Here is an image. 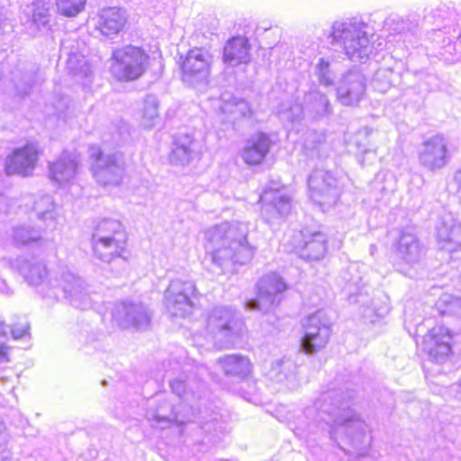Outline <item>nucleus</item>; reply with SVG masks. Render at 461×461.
<instances>
[{"instance_id":"f257e3e1","label":"nucleus","mask_w":461,"mask_h":461,"mask_svg":"<svg viewBox=\"0 0 461 461\" xmlns=\"http://www.w3.org/2000/svg\"><path fill=\"white\" fill-rule=\"evenodd\" d=\"M355 393L351 390L330 389L318 399L321 419L330 425V437L345 452L365 456L371 444L366 425L352 409Z\"/></svg>"},{"instance_id":"f03ea898","label":"nucleus","mask_w":461,"mask_h":461,"mask_svg":"<svg viewBox=\"0 0 461 461\" xmlns=\"http://www.w3.org/2000/svg\"><path fill=\"white\" fill-rule=\"evenodd\" d=\"M368 30L361 19L346 18L333 22L326 37L334 50H341L350 60L363 62L382 45L375 46V35Z\"/></svg>"},{"instance_id":"7ed1b4c3","label":"nucleus","mask_w":461,"mask_h":461,"mask_svg":"<svg viewBox=\"0 0 461 461\" xmlns=\"http://www.w3.org/2000/svg\"><path fill=\"white\" fill-rule=\"evenodd\" d=\"M111 59L117 67L121 78L124 81L140 78L149 64V56L146 50L140 46L132 44L115 49Z\"/></svg>"},{"instance_id":"20e7f679","label":"nucleus","mask_w":461,"mask_h":461,"mask_svg":"<svg viewBox=\"0 0 461 461\" xmlns=\"http://www.w3.org/2000/svg\"><path fill=\"white\" fill-rule=\"evenodd\" d=\"M212 57L209 49L197 46L180 55L177 66L182 80L191 85L206 81L211 71Z\"/></svg>"},{"instance_id":"39448f33","label":"nucleus","mask_w":461,"mask_h":461,"mask_svg":"<svg viewBox=\"0 0 461 461\" xmlns=\"http://www.w3.org/2000/svg\"><path fill=\"white\" fill-rule=\"evenodd\" d=\"M424 321L417 324L416 334L424 337L425 351L431 362L445 363L452 355L453 334L444 326H436L424 330Z\"/></svg>"},{"instance_id":"423d86ee","label":"nucleus","mask_w":461,"mask_h":461,"mask_svg":"<svg viewBox=\"0 0 461 461\" xmlns=\"http://www.w3.org/2000/svg\"><path fill=\"white\" fill-rule=\"evenodd\" d=\"M327 236L325 233L310 228L294 230L293 251L306 261H318L324 258L327 252Z\"/></svg>"},{"instance_id":"0eeeda50","label":"nucleus","mask_w":461,"mask_h":461,"mask_svg":"<svg viewBox=\"0 0 461 461\" xmlns=\"http://www.w3.org/2000/svg\"><path fill=\"white\" fill-rule=\"evenodd\" d=\"M337 99L343 105L357 104L365 96L366 78L357 67L345 72L337 86Z\"/></svg>"},{"instance_id":"6e6552de","label":"nucleus","mask_w":461,"mask_h":461,"mask_svg":"<svg viewBox=\"0 0 461 461\" xmlns=\"http://www.w3.org/2000/svg\"><path fill=\"white\" fill-rule=\"evenodd\" d=\"M448 158L447 140L442 134L427 139L419 149L420 166L431 172L443 168Z\"/></svg>"},{"instance_id":"1a4fd4ad","label":"nucleus","mask_w":461,"mask_h":461,"mask_svg":"<svg viewBox=\"0 0 461 461\" xmlns=\"http://www.w3.org/2000/svg\"><path fill=\"white\" fill-rule=\"evenodd\" d=\"M393 247L399 265L414 267L420 263L425 255L424 246L411 229L400 230Z\"/></svg>"},{"instance_id":"9d476101","label":"nucleus","mask_w":461,"mask_h":461,"mask_svg":"<svg viewBox=\"0 0 461 461\" xmlns=\"http://www.w3.org/2000/svg\"><path fill=\"white\" fill-rule=\"evenodd\" d=\"M40 153V149L32 142H27L24 146L14 149L5 161L6 175L28 176L35 167Z\"/></svg>"},{"instance_id":"9b49d317","label":"nucleus","mask_w":461,"mask_h":461,"mask_svg":"<svg viewBox=\"0 0 461 461\" xmlns=\"http://www.w3.org/2000/svg\"><path fill=\"white\" fill-rule=\"evenodd\" d=\"M303 323L304 334L300 339V351L314 355L327 345L330 336V327L321 323V319H305Z\"/></svg>"},{"instance_id":"f8f14e48","label":"nucleus","mask_w":461,"mask_h":461,"mask_svg":"<svg viewBox=\"0 0 461 461\" xmlns=\"http://www.w3.org/2000/svg\"><path fill=\"white\" fill-rule=\"evenodd\" d=\"M439 249L453 254L461 252V223L451 215L443 216L437 225Z\"/></svg>"},{"instance_id":"ddd939ff","label":"nucleus","mask_w":461,"mask_h":461,"mask_svg":"<svg viewBox=\"0 0 461 461\" xmlns=\"http://www.w3.org/2000/svg\"><path fill=\"white\" fill-rule=\"evenodd\" d=\"M321 176H325L324 170L315 169L309 176L308 185L312 200L324 209L326 207L330 208L337 203L340 191L338 186V181L333 184L329 183L324 189H321V184H323Z\"/></svg>"},{"instance_id":"4468645a","label":"nucleus","mask_w":461,"mask_h":461,"mask_svg":"<svg viewBox=\"0 0 461 461\" xmlns=\"http://www.w3.org/2000/svg\"><path fill=\"white\" fill-rule=\"evenodd\" d=\"M294 109L315 121L329 119L333 113L329 98L319 90H312L305 94L303 104Z\"/></svg>"},{"instance_id":"2eb2a0df","label":"nucleus","mask_w":461,"mask_h":461,"mask_svg":"<svg viewBox=\"0 0 461 461\" xmlns=\"http://www.w3.org/2000/svg\"><path fill=\"white\" fill-rule=\"evenodd\" d=\"M127 24V13L120 6H107L97 14L95 29L105 36L122 32Z\"/></svg>"},{"instance_id":"dca6fc26","label":"nucleus","mask_w":461,"mask_h":461,"mask_svg":"<svg viewBox=\"0 0 461 461\" xmlns=\"http://www.w3.org/2000/svg\"><path fill=\"white\" fill-rule=\"evenodd\" d=\"M251 44L249 38L236 35L230 38L222 50V61L226 64L240 65L250 61Z\"/></svg>"},{"instance_id":"f3484780","label":"nucleus","mask_w":461,"mask_h":461,"mask_svg":"<svg viewBox=\"0 0 461 461\" xmlns=\"http://www.w3.org/2000/svg\"><path fill=\"white\" fill-rule=\"evenodd\" d=\"M272 144L271 139L266 133L259 132L253 135L242 150L244 162L250 167L262 164L269 153Z\"/></svg>"},{"instance_id":"a211bd4d","label":"nucleus","mask_w":461,"mask_h":461,"mask_svg":"<svg viewBox=\"0 0 461 461\" xmlns=\"http://www.w3.org/2000/svg\"><path fill=\"white\" fill-rule=\"evenodd\" d=\"M127 237L124 231L117 230L113 237L99 238L93 243V249L100 258L122 257L126 250Z\"/></svg>"},{"instance_id":"6ab92c4d","label":"nucleus","mask_w":461,"mask_h":461,"mask_svg":"<svg viewBox=\"0 0 461 461\" xmlns=\"http://www.w3.org/2000/svg\"><path fill=\"white\" fill-rule=\"evenodd\" d=\"M420 24V15L412 13L405 17L390 16L384 22V28L391 34H400L405 37L414 36Z\"/></svg>"},{"instance_id":"aec40b11","label":"nucleus","mask_w":461,"mask_h":461,"mask_svg":"<svg viewBox=\"0 0 461 461\" xmlns=\"http://www.w3.org/2000/svg\"><path fill=\"white\" fill-rule=\"evenodd\" d=\"M222 370L227 375L246 377L251 368L249 360L240 356H228L220 360Z\"/></svg>"},{"instance_id":"412c9836","label":"nucleus","mask_w":461,"mask_h":461,"mask_svg":"<svg viewBox=\"0 0 461 461\" xmlns=\"http://www.w3.org/2000/svg\"><path fill=\"white\" fill-rule=\"evenodd\" d=\"M331 59L330 57H319L314 64V75L324 86H331L335 82L336 73L332 69Z\"/></svg>"},{"instance_id":"4be33fe9","label":"nucleus","mask_w":461,"mask_h":461,"mask_svg":"<svg viewBox=\"0 0 461 461\" xmlns=\"http://www.w3.org/2000/svg\"><path fill=\"white\" fill-rule=\"evenodd\" d=\"M435 307L441 316L461 317V298L450 294H443L436 303Z\"/></svg>"},{"instance_id":"5701e85b","label":"nucleus","mask_w":461,"mask_h":461,"mask_svg":"<svg viewBox=\"0 0 461 461\" xmlns=\"http://www.w3.org/2000/svg\"><path fill=\"white\" fill-rule=\"evenodd\" d=\"M193 140L185 137V140H177L172 149L169 159L172 164H185L191 158V144Z\"/></svg>"},{"instance_id":"b1692460","label":"nucleus","mask_w":461,"mask_h":461,"mask_svg":"<svg viewBox=\"0 0 461 461\" xmlns=\"http://www.w3.org/2000/svg\"><path fill=\"white\" fill-rule=\"evenodd\" d=\"M58 12L66 17H74L86 6V0H56Z\"/></svg>"},{"instance_id":"393cba45","label":"nucleus","mask_w":461,"mask_h":461,"mask_svg":"<svg viewBox=\"0 0 461 461\" xmlns=\"http://www.w3.org/2000/svg\"><path fill=\"white\" fill-rule=\"evenodd\" d=\"M347 281L345 289L348 294V299L350 303H359V297L363 295L364 285L362 277L358 275L352 276L350 278L344 276Z\"/></svg>"},{"instance_id":"a878e982","label":"nucleus","mask_w":461,"mask_h":461,"mask_svg":"<svg viewBox=\"0 0 461 461\" xmlns=\"http://www.w3.org/2000/svg\"><path fill=\"white\" fill-rule=\"evenodd\" d=\"M393 71L387 68H378L373 77V87L381 93H385L392 85Z\"/></svg>"},{"instance_id":"bb28decb","label":"nucleus","mask_w":461,"mask_h":461,"mask_svg":"<svg viewBox=\"0 0 461 461\" xmlns=\"http://www.w3.org/2000/svg\"><path fill=\"white\" fill-rule=\"evenodd\" d=\"M306 135L307 136L303 140V147L306 149H314L324 140V135L317 132L316 131H309Z\"/></svg>"},{"instance_id":"cd10ccee","label":"nucleus","mask_w":461,"mask_h":461,"mask_svg":"<svg viewBox=\"0 0 461 461\" xmlns=\"http://www.w3.org/2000/svg\"><path fill=\"white\" fill-rule=\"evenodd\" d=\"M158 116V103L153 100H145L142 108V117L149 122Z\"/></svg>"},{"instance_id":"c85d7f7f","label":"nucleus","mask_w":461,"mask_h":461,"mask_svg":"<svg viewBox=\"0 0 461 461\" xmlns=\"http://www.w3.org/2000/svg\"><path fill=\"white\" fill-rule=\"evenodd\" d=\"M29 330L26 323L15 322L12 325L11 334L14 339H21L29 336Z\"/></svg>"},{"instance_id":"c756f323","label":"nucleus","mask_w":461,"mask_h":461,"mask_svg":"<svg viewBox=\"0 0 461 461\" xmlns=\"http://www.w3.org/2000/svg\"><path fill=\"white\" fill-rule=\"evenodd\" d=\"M50 168L51 177L53 179H58L59 176L60 175H62V173L64 172L65 165H64V163L56 162V163H52L50 165Z\"/></svg>"},{"instance_id":"7c9ffc66","label":"nucleus","mask_w":461,"mask_h":461,"mask_svg":"<svg viewBox=\"0 0 461 461\" xmlns=\"http://www.w3.org/2000/svg\"><path fill=\"white\" fill-rule=\"evenodd\" d=\"M10 360V348L0 344V363L8 362Z\"/></svg>"},{"instance_id":"2f4dec72","label":"nucleus","mask_w":461,"mask_h":461,"mask_svg":"<svg viewBox=\"0 0 461 461\" xmlns=\"http://www.w3.org/2000/svg\"><path fill=\"white\" fill-rule=\"evenodd\" d=\"M325 176H321V180L323 184H321V189H324L329 183L333 184L337 181V179L329 172L324 170Z\"/></svg>"},{"instance_id":"473e14b6","label":"nucleus","mask_w":461,"mask_h":461,"mask_svg":"<svg viewBox=\"0 0 461 461\" xmlns=\"http://www.w3.org/2000/svg\"><path fill=\"white\" fill-rule=\"evenodd\" d=\"M297 105L290 106V116H293L292 121H294V119H298L302 113H299L298 110L294 109Z\"/></svg>"},{"instance_id":"72a5a7b5","label":"nucleus","mask_w":461,"mask_h":461,"mask_svg":"<svg viewBox=\"0 0 461 461\" xmlns=\"http://www.w3.org/2000/svg\"><path fill=\"white\" fill-rule=\"evenodd\" d=\"M356 270H357L356 267L354 266H351L348 267V274H350V272L356 271Z\"/></svg>"},{"instance_id":"f704fd0d","label":"nucleus","mask_w":461,"mask_h":461,"mask_svg":"<svg viewBox=\"0 0 461 461\" xmlns=\"http://www.w3.org/2000/svg\"><path fill=\"white\" fill-rule=\"evenodd\" d=\"M371 249H372L371 254H374V251H375L374 246H371Z\"/></svg>"},{"instance_id":"c9c22d12","label":"nucleus","mask_w":461,"mask_h":461,"mask_svg":"<svg viewBox=\"0 0 461 461\" xmlns=\"http://www.w3.org/2000/svg\"><path fill=\"white\" fill-rule=\"evenodd\" d=\"M371 249H372L371 254H374V251H375L374 246H371Z\"/></svg>"},{"instance_id":"e433bc0d","label":"nucleus","mask_w":461,"mask_h":461,"mask_svg":"<svg viewBox=\"0 0 461 461\" xmlns=\"http://www.w3.org/2000/svg\"><path fill=\"white\" fill-rule=\"evenodd\" d=\"M371 249H372L371 254H374V251H375L374 246H371Z\"/></svg>"},{"instance_id":"4c0bfd02","label":"nucleus","mask_w":461,"mask_h":461,"mask_svg":"<svg viewBox=\"0 0 461 461\" xmlns=\"http://www.w3.org/2000/svg\"><path fill=\"white\" fill-rule=\"evenodd\" d=\"M184 298H185V300H188V296H187V294H184Z\"/></svg>"}]
</instances>
